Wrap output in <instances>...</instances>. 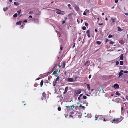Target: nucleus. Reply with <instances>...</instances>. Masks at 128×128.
Segmentation results:
<instances>
[{
    "instance_id": "26",
    "label": "nucleus",
    "mask_w": 128,
    "mask_h": 128,
    "mask_svg": "<svg viewBox=\"0 0 128 128\" xmlns=\"http://www.w3.org/2000/svg\"><path fill=\"white\" fill-rule=\"evenodd\" d=\"M96 43L98 45H100L101 44V42L100 41H97Z\"/></svg>"
},
{
    "instance_id": "43",
    "label": "nucleus",
    "mask_w": 128,
    "mask_h": 128,
    "mask_svg": "<svg viewBox=\"0 0 128 128\" xmlns=\"http://www.w3.org/2000/svg\"><path fill=\"white\" fill-rule=\"evenodd\" d=\"M83 94H80V96H80V97L81 96H82L83 95Z\"/></svg>"
},
{
    "instance_id": "24",
    "label": "nucleus",
    "mask_w": 128,
    "mask_h": 128,
    "mask_svg": "<svg viewBox=\"0 0 128 128\" xmlns=\"http://www.w3.org/2000/svg\"><path fill=\"white\" fill-rule=\"evenodd\" d=\"M115 94L116 95L118 96H120V94L118 92H116L115 93Z\"/></svg>"
},
{
    "instance_id": "13",
    "label": "nucleus",
    "mask_w": 128,
    "mask_h": 128,
    "mask_svg": "<svg viewBox=\"0 0 128 128\" xmlns=\"http://www.w3.org/2000/svg\"><path fill=\"white\" fill-rule=\"evenodd\" d=\"M90 62V61L89 60H88L86 62H85L84 63V66H86L87 65V64Z\"/></svg>"
},
{
    "instance_id": "32",
    "label": "nucleus",
    "mask_w": 128,
    "mask_h": 128,
    "mask_svg": "<svg viewBox=\"0 0 128 128\" xmlns=\"http://www.w3.org/2000/svg\"><path fill=\"white\" fill-rule=\"evenodd\" d=\"M66 108L67 109H70H70H71L70 108V106H66Z\"/></svg>"
},
{
    "instance_id": "29",
    "label": "nucleus",
    "mask_w": 128,
    "mask_h": 128,
    "mask_svg": "<svg viewBox=\"0 0 128 128\" xmlns=\"http://www.w3.org/2000/svg\"><path fill=\"white\" fill-rule=\"evenodd\" d=\"M98 116H99V115H96L95 117V118H98V119H99V117Z\"/></svg>"
},
{
    "instance_id": "5",
    "label": "nucleus",
    "mask_w": 128,
    "mask_h": 128,
    "mask_svg": "<svg viewBox=\"0 0 128 128\" xmlns=\"http://www.w3.org/2000/svg\"><path fill=\"white\" fill-rule=\"evenodd\" d=\"M86 35L88 38H90V31L89 30H88L86 32Z\"/></svg>"
},
{
    "instance_id": "50",
    "label": "nucleus",
    "mask_w": 128,
    "mask_h": 128,
    "mask_svg": "<svg viewBox=\"0 0 128 128\" xmlns=\"http://www.w3.org/2000/svg\"><path fill=\"white\" fill-rule=\"evenodd\" d=\"M115 2L116 3H117L118 2V0H115Z\"/></svg>"
},
{
    "instance_id": "37",
    "label": "nucleus",
    "mask_w": 128,
    "mask_h": 128,
    "mask_svg": "<svg viewBox=\"0 0 128 128\" xmlns=\"http://www.w3.org/2000/svg\"><path fill=\"white\" fill-rule=\"evenodd\" d=\"M58 111H60L61 110V108L60 107H58Z\"/></svg>"
},
{
    "instance_id": "53",
    "label": "nucleus",
    "mask_w": 128,
    "mask_h": 128,
    "mask_svg": "<svg viewBox=\"0 0 128 128\" xmlns=\"http://www.w3.org/2000/svg\"><path fill=\"white\" fill-rule=\"evenodd\" d=\"M80 96H79L78 97V100H80Z\"/></svg>"
},
{
    "instance_id": "34",
    "label": "nucleus",
    "mask_w": 128,
    "mask_h": 128,
    "mask_svg": "<svg viewBox=\"0 0 128 128\" xmlns=\"http://www.w3.org/2000/svg\"><path fill=\"white\" fill-rule=\"evenodd\" d=\"M80 107H82L83 109H84L85 108V107L84 106H81V105H80Z\"/></svg>"
},
{
    "instance_id": "22",
    "label": "nucleus",
    "mask_w": 128,
    "mask_h": 128,
    "mask_svg": "<svg viewBox=\"0 0 128 128\" xmlns=\"http://www.w3.org/2000/svg\"><path fill=\"white\" fill-rule=\"evenodd\" d=\"M57 74V71L55 70L52 73V74Z\"/></svg>"
},
{
    "instance_id": "20",
    "label": "nucleus",
    "mask_w": 128,
    "mask_h": 128,
    "mask_svg": "<svg viewBox=\"0 0 128 128\" xmlns=\"http://www.w3.org/2000/svg\"><path fill=\"white\" fill-rule=\"evenodd\" d=\"M21 12V10H18V11L17 12H18V15H19L20 14V12Z\"/></svg>"
},
{
    "instance_id": "46",
    "label": "nucleus",
    "mask_w": 128,
    "mask_h": 128,
    "mask_svg": "<svg viewBox=\"0 0 128 128\" xmlns=\"http://www.w3.org/2000/svg\"><path fill=\"white\" fill-rule=\"evenodd\" d=\"M91 77V75H90L88 76V78H90Z\"/></svg>"
},
{
    "instance_id": "56",
    "label": "nucleus",
    "mask_w": 128,
    "mask_h": 128,
    "mask_svg": "<svg viewBox=\"0 0 128 128\" xmlns=\"http://www.w3.org/2000/svg\"><path fill=\"white\" fill-rule=\"evenodd\" d=\"M32 18V16H29V18Z\"/></svg>"
},
{
    "instance_id": "10",
    "label": "nucleus",
    "mask_w": 128,
    "mask_h": 128,
    "mask_svg": "<svg viewBox=\"0 0 128 128\" xmlns=\"http://www.w3.org/2000/svg\"><path fill=\"white\" fill-rule=\"evenodd\" d=\"M99 120H103V118L102 115H99Z\"/></svg>"
},
{
    "instance_id": "64",
    "label": "nucleus",
    "mask_w": 128,
    "mask_h": 128,
    "mask_svg": "<svg viewBox=\"0 0 128 128\" xmlns=\"http://www.w3.org/2000/svg\"><path fill=\"white\" fill-rule=\"evenodd\" d=\"M105 20H108V18H106Z\"/></svg>"
},
{
    "instance_id": "2",
    "label": "nucleus",
    "mask_w": 128,
    "mask_h": 128,
    "mask_svg": "<svg viewBox=\"0 0 128 128\" xmlns=\"http://www.w3.org/2000/svg\"><path fill=\"white\" fill-rule=\"evenodd\" d=\"M56 10H58V11L56 12L57 14L62 15L64 14V12L63 11H61V10L57 8L56 9Z\"/></svg>"
},
{
    "instance_id": "61",
    "label": "nucleus",
    "mask_w": 128,
    "mask_h": 128,
    "mask_svg": "<svg viewBox=\"0 0 128 128\" xmlns=\"http://www.w3.org/2000/svg\"><path fill=\"white\" fill-rule=\"evenodd\" d=\"M77 22H78V23H79V21H78V19L77 20Z\"/></svg>"
},
{
    "instance_id": "57",
    "label": "nucleus",
    "mask_w": 128,
    "mask_h": 128,
    "mask_svg": "<svg viewBox=\"0 0 128 128\" xmlns=\"http://www.w3.org/2000/svg\"><path fill=\"white\" fill-rule=\"evenodd\" d=\"M65 21L63 20L62 21V24H63L64 23H65Z\"/></svg>"
},
{
    "instance_id": "33",
    "label": "nucleus",
    "mask_w": 128,
    "mask_h": 128,
    "mask_svg": "<svg viewBox=\"0 0 128 128\" xmlns=\"http://www.w3.org/2000/svg\"><path fill=\"white\" fill-rule=\"evenodd\" d=\"M114 42H113L112 41H111L110 42V44H114Z\"/></svg>"
},
{
    "instance_id": "38",
    "label": "nucleus",
    "mask_w": 128,
    "mask_h": 128,
    "mask_svg": "<svg viewBox=\"0 0 128 128\" xmlns=\"http://www.w3.org/2000/svg\"><path fill=\"white\" fill-rule=\"evenodd\" d=\"M60 65V63H59L58 64V67L60 68V67H61V66Z\"/></svg>"
},
{
    "instance_id": "63",
    "label": "nucleus",
    "mask_w": 128,
    "mask_h": 128,
    "mask_svg": "<svg viewBox=\"0 0 128 128\" xmlns=\"http://www.w3.org/2000/svg\"><path fill=\"white\" fill-rule=\"evenodd\" d=\"M71 14H72V13H70V14H68V16H70V15H71Z\"/></svg>"
},
{
    "instance_id": "55",
    "label": "nucleus",
    "mask_w": 128,
    "mask_h": 128,
    "mask_svg": "<svg viewBox=\"0 0 128 128\" xmlns=\"http://www.w3.org/2000/svg\"><path fill=\"white\" fill-rule=\"evenodd\" d=\"M70 107H73V108H74V105H72V106H70Z\"/></svg>"
},
{
    "instance_id": "3",
    "label": "nucleus",
    "mask_w": 128,
    "mask_h": 128,
    "mask_svg": "<svg viewBox=\"0 0 128 128\" xmlns=\"http://www.w3.org/2000/svg\"><path fill=\"white\" fill-rule=\"evenodd\" d=\"M74 92L76 94H78L81 93V90L80 89L75 90Z\"/></svg>"
},
{
    "instance_id": "45",
    "label": "nucleus",
    "mask_w": 128,
    "mask_h": 128,
    "mask_svg": "<svg viewBox=\"0 0 128 128\" xmlns=\"http://www.w3.org/2000/svg\"><path fill=\"white\" fill-rule=\"evenodd\" d=\"M124 14H125L126 15V16H128V13H124Z\"/></svg>"
},
{
    "instance_id": "4",
    "label": "nucleus",
    "mask_w": 128,
    "mask_h": 128,
    "mask_svg": "<svg viewBox=\"0 0 128 128\" xmlns=\"http://www.w3.org/2000/svg\"><path fill=\"white\" fill-rule=\"evenodd\" d=\"M113 87L114 88L116 89H118L119 88V86L118 84H116L114 85Z\"/></svg>"
},
{
    "instance_id": "31",
    "label": "nucleus",
    "mask_w": 128,
    "mask_h": 128,
    "mask_svg": "<svg viewBox=\"0 0 128 128\" xmlns=\"http://www.w3.org/2000/svg\"><path fill=\"white\" fill-rule=\"evenodd\" d=\"M59 79V78L58 76L57 78H56V82Z\"/></svg>"
},
{
    "instance_id": "39",
    "label": "nucleus",
    "mask_w": 128,
    "mask_h": 128,
    "mask_svg": "<svg viewBox=\"0 0 128 128\" xmlns=\"http://www.w3.org/2000/svg\"><path fill=\"white\" fill-rule=\"evenodd\" d=\"M124 73H127L128 72V71L126 70V71H124Z\"/></svg>"
},
{
    "instance_id": "8",
    "label": "nucleus",
    "mask_w": 128,
    "mask_h": 128,
    "mask_svg": "<svg viewBox=\"0 0 128 128\" xmlns=\"http://www.w3.org/2000/svg\"><path fill=\"white\" fill-rule=\"evenodd\" d=\"M68 87H66L65 88V91L64 92L63 94H65L67 92V91L68 89Z\"/></svg>"
},
{
    "instance_id": "12",
    "label": "nucleus",
    "mask_w": 128,
    "mask_h": 128,
    "mask_svg": "<svg viewBox=\"0 0 128 128\" xmlns=\"http://www.w3.org/2000/svg\"><path fill=\"white\" fill-rule=\"evenodd\" d=\"M44 81L43 80H42L41 81L40 83V85L41 87H42L43 85V84L44 83Z\"/></svg>"
},
{
    "instance_id": "25",
    "label": "nucleus",
    "mask_w": 128,
    "mask_h": 128,
    "mask_svg": "<svg viewBox=\"0 0 128 128\" xmlns=\"http://www.w3.org/2000/svg\"><path fill=\"white\" fill-rule=\"evenodd\" d=\"M124 64L123 62L122 61H121L120 62V65H122Z\"/></svg>"
},
{
    "instance_id": "58",
    "label": "nucleus",
    "mask_w": 128,
    "mask_h": 128,
    "mask_svg": "<svg viewBox=\"0 0 128 128\" xmlns=\"http://www.w3.org/2000/svg\"><path fill=\"white\" fill-rule=\"evenodd\" d=\"M103 24V23H102V24H99V25H102Z\"/></svg>"
},
{
    "instance_id": "7",
    "label": "nucleus",
    "mask_w": 128,
    "mask_h": 128,
    "mask_svg": "<svg viewBox=\"0 0 128 128\" xmlns=\"http://www.w3.org/2000/svg\"><path fill=\"white\" fill-rule=\"evenodd\" d=\"M124 72V71L122 70H121L120 71L118 77H120V76H122L123 74V72Z\"/></svg>"
},
{
    "instance_id": "44",
    "label": "nucleus",
    "mask_w": 128,
    "mask_h": 128,
    "mask_svg": "<svg viewBox=\"0 0 128 128\" xmlns=\"http://www.w3.org/2000/svg\"><path fill=\"white\" fill-rule=\"evenodd\" d=\"M108 40H108V39H106V42H107L108 41Z\"/></svg>"
},
{
    "instance_id": "48",
    "label": "nucleus",
    "mask_w": 128,
    "mask_h": 128,
    "mask_svg": "<svg viewBox=\"0 0 128 128\" xmlns=\"http://www.w3.org/2000/svg\"><path fill=\"white\" fill-rule=\"evenodd\" d=\"M56 64H54V67H53L52 69H53L55 68V67H56Z\"/></svg>"
},
{
    "instance_id": "17",
    "label": "nucleus",
    "mask_w": 128,
    "mask_h": 128,
    "mask_svg": "<svg viewBox=\"0 0 128 128\" xmlns=\"http://www.w3.org/2000/svg\"><path fill=\"white\" fill-rule=\"evenodd\" d=\"M117 28H118V31H122L123 30L121 29L120 27L118 26L117 27Z\"/></svg>"
},
{
    "instance_id": "51",
    "label": "nucleus",
    "mask_w": 128,
    "mask_h": 128,
    "mask_svg": "<svg viewBox=\"0 0 128 128\" xmlns=\"http://www.w3.org/2000/svg\"><path fill=\"white\" fill-rule=\"evenodd\" d=\"M103 121L104 122H106V120L104 118H103Z\"/></svg>"
},
{
    "instance_id": "35",
    "label": "nucleus",
    "mask_w": 128,
    "mask_h": 128,
    "mask_svg": "<svg viewBox=\"0 0 128 128\" xmlns=\"http://www.w3.org/2000/svg\"><path fill=\"white\" fill-rule=\"evenodd\" d=\"M119 62H118V61H116V65H118L119 64Z\"/></svg>"
},
{
    "instance_id": "1",
    "label": "nucleus",
    "mask_w": 128,
    "mask_h": 128,
    "mask_svg": "<svg viewBox=\"0 0 128 128\" xmlns=\"http://www.w3.org/2000/svg\"><path fill=\"white\" fill-rule=\"evenodd\" d=\"M111 122H112V123H118L119 122V120L118 118H114L112 120Z\"/></svg>"
},
{
    "instance_id": "36",
    "label": "nucleus",
    "mask_w": 128,
    "mask_h": 128,
    "mask_svg": "<svg viewBox=\"0 0 128 128\" xmlns=\"http://www.w3.org/2000/svg\"><path fill=\"white\" fill-rule=\"evenodd\" d=\"M112 37V36L110 34H109L108 36V37L109 38H111Z\"/></svg>"
},
{
    "instance_id": "41",
    "label": "nucleus",
    "mask_w": 128,
    "mask_h": 128,
    "mask_svg": "<svg viewBox=\"0 0 128 128\" xmlns=\"http://www.w3.org/2000/svg\"><path fill=\"white\" fill-rule=\"evenodd\" d=\"M112 22H115V21H114V19H113V18H112Z\"/></svg>"
},
{
    "instance_id": "15",
    "label": "nucleus",
    "mask_w": 128,
    "mask_h": 128,
    "mask_svg": "<svg viewBox=\"0 0 128 128\" xmlns=\"http://www.w3.org/2000/svg\"><path fill=\"white\" fill-rule=\"evenodd\" d=\"M120 59L121 60H123V55L122 54L120 57Z\"/></svg>"
},
{
    "instance_id": "16",
    "label": "nucleus",
    "mask_w": 128,
    "mask_h": 128,
    "mask_svg": "<svg viewBox=\"0 0 128 128\" xmlns=\"http://www.w3.org/2000/svg\"><path fill=\"white\" fill-rule=\"evenodd\" d=\"M46 94L44 92H43L42 93V96L44 98H46Z\"/></svg>"
},
{
    "instance_id": "27",
    "label": "nucleus",
    "mask_w": 128,
    "mask_h": 128,
    "mask_svg": "<svg viewBox=\"0 0 128 128\" xmlns=\"http://www.w3.org/2000/svg\"><path fill=\"white\" fill-rule=\"evenodd\" d=\"M87 97L86 96H83V98L84 99H86V98Z\"/></svg>"
},
{
    "instance_id": "59",
    "label": "nucleus",
    "mask_w": 128,
    "mask_h": 128,
    "mask_svg": "<svg viewBox=\"0 0 128 128\" xmlns=\"http://www.w3.org/2000/svg\"><path fill=\"white\" fill-rule=\"evenodd\" d=\"M27 22V21L26 20H25L24 21V22Z\"/></svg>"
},
{
    "instance_id": "62",
    "label": "nucleus",
    "mask_w": 128,
    "mask_h": 128,
    "mask_svg": "<svg viewBox=\"0 0 128 128\" xmlns=\"http://www.w3.org/2000/svg\"><path fill=\"white\" fill-rule=\"evenodd\" d=\"M68 6L70 7V4H68Z\"/></svg>"
},
{
    "instance_id": "23",
    "label": "nucleus",
    "mask_w": 128,
    "mask_h": 128,
    "mask_svg": "<svg viewBox=\"0 0 128 128\" xmlns=\"http://www.w3.org/2000/svg\"><path fill=\"white\" fill-rule=\"evenodd\" d=\"M87 88H88V90H89L90 89V85L88 84L87 86Z\"/></svg>"
},
{
    "instance_id": "6",
    "label": "nucleus",
    "mask_w": 128,
    "mask_h": 128,
    "mask_svg": "<svg viewBox=\"0 0 128 128\" xmlns=\"http://www.w3.org/2000/svg\"><path fill=\"white\" fill-rule=\"evenodd\" d=\"M67 80L69 82H73L75 81V80L74 81L73 79L72 78H70L67 79Z\"/></svg>"
},
{
    "instance_id": "30",
    "label": "nucleus",
    "mask_w": 128,
    "mask_h": 128,
    "mask_svg": "<svg viewBox=\"0 0 128 128\" xmlns=\"http://www.w3.org/2000/svg\"><path fill=\"white\" fill-rule=\"evenodd\" d=\"M82 29L83 30H85L86 29V27L84 26H83L82 27Z\"/></svg>"
},
{
    "instance_id": "40",
    "label": "nucleus",
    "mask_w": 128,
    "mask_h": 128,
    "mask_svg": "<svg viewBox=\"0 0 128 128\" xmlns=\"http://www.w3.org/2000/svg\"><path fill=\"white\" fill-rule=\"evenodd\" d=\"M126 99L128 100V96H126Z\"/></svg>"
},
{
    "instance_id": "11",
    "label": "nucleus",
    "mask_w": 128,
    "mask_h": 128,
    "mask_svg": "<svg viewBox=\"0 0 128 128\" xmlns=\"http://www.w3.org/2000/svg\"><path fill=\"white\" fill-rule=\"evenodd\" d=\"M22 21H20L19 22H17L16 24V25L20 24L22 23Z\"/></svg>"
},
{
    "instance_id": "14",
    "label": "nucleus",
    "mask_w": 128,
    "mask_h": 128,
    "mask_svg": "<svg viewBox=\"0 0 128 128\" xmlns=\"http://www.w3.org/2000/svg\"><path fill=\"white\" fill-rule=\"evenodd\" d=\"M75 8L76 10L78 11L79 10V8L78 7L76 6H75Z\"/></svg>"
},
{
    "instance_id": "18",
    "label": "nucleus",
    "mask_w": 128,
    "mask_h": 128,
    "mask_svg": "<svg viewBox=\"0 0 128 128\" xmlns=\"http://www.w3.org/2000/svg\"><path fill=\"white\" fill-rule=\"evenodd\" d=\"M14 4L17 6H18L19 5V4L18 3L16 2H14Z\"/></svg>"
},
{
    "instance_id": "47",
    "label": "nucleus",
    "mask_w": 128,
    "mask_h": 128,
    "mask_svg": "<svg viewBox=\"0 0 128 128\" xmlns=\"http://www.w3.org/2000/svg\"><path fill=\"white\" fill-rule=\"evenodd\" d=\"M56 84L54 82L53 84V85L54 86H55Z\"/></svg>"
},
{
    "instance_id": "60",
    "label": "nucleus",
    "mask_w": 128,
    "mask_h": 128,
    "mask_svg": "<svg viewBox=\"0 0 128 128\" xmlns=\"http://www.w3.org/2000/svg\"><path fill=\"white\" fill-rule=\"evenodd\" d=\"M95 31L96 32H97V30L96 29H95Z\"/></svg>"
},
{
    "instance_id": "54",
    "label": "nucleus",
    "mask_w": 128,
    "mask_h": 128,
    "mask_svg": "<svg viewBox=\"0 0 128 128\" xmlns=\"http://www.w3.org/2000/svg\"><path fill=\"white\" fill-rule=\"evenodd\" d=\"M32 13V11H30L29 12V14H31Z\"/></svg>"
},
{
    "instance_id": "52",
    "label": "nucleus",
    "mask_w": 128,
    "mask_h": 128,
    "mask_svg": "<svg viewBox=\"0 0 128 128\" xmlns=\"http://www.w3.org/2000/svg\"><path fill=\"white\" fill-rule=\"evenodd\" d=\"M62 48H63V47H61L60 48V50H62Z\"/></svg>"
},
{
    "instance_id": "28",
    "label": "nucleus",
    "mask_w": 128,
    "mask_h": 128,
    "mask_svg": "<svg viewBox=\"0 0 128 128\" xmlns=\"http://www.w3.org/2000/svg\"><path fill=\"white\" fill-rule=\"evenodd\" d=\"M84 24L85 26H88V24L86 22H85Z\"/></svg>"
},
{
    "instance_id": "19",
    "label": "nucleus",
    "mask_w": 128,
    "mask_h": 128,
    "mask_svg": "<svg viewBox=\"0 0 128 128\" xmlns=\"http://www.w3.org/2000/svg\"><path fill=\"white\" fill-rule=\"evenodd\" d=\"M13 17H14V18H16V17L17 16H18V14H17V13H16L15 14H14V15H13Z\"/></svg>"
},
{
    "instance_id": "9",
    "label": "nucleus",
    "mask_w": 128,
    "mask_h": 128,
    "mask_svg": "<svg viewBox=\"0 0 128 128\" xmlns=\"http://www.w3.org/2000/svg\"><path fill=\"white\" fill-rule=\"evenodd\" d=\"M66 65V62L65 61H64L62 64V67L63 68H64L65 67Z\"/></svg>"
},
{
    "instance_id": "42",
    "label": "nucleus",
    "mask_w": 128,
    "mask_h": 128,
    "mask_svg": "<svg viewBox=\"0 0 128 128\" xmlns=\"http://www.w3.org/2000/svg\"><path fill=\"white\" fill-rule=\"evenodd\" d=\"M83 14L84 15H86V12H84L83 13Z\"/></svg>"
},
{
    "instance_id": "21",
    "label": "nucleus",
    "mask_w": 128,
    "mask_h": 128,
    "mask_svg": "<svg viewBox=\"0 0 128 128\" xmlns=\"http://www.w3.org/2000/svg\"><path fill=\"white\" fill-rule=\"evenodd\" d=\"M8 8L7 7L6 8H3V10L4 11H5L6 10H7L8 9Z\"/></svg>"
},
{
    "instance_id": "49",
    "label": "nucleus",
    "mask_w": 128,
    "mask_h": 128,
    "mask_svg": "<svg viewBox=\"0 0 128 128\" xmlns=\"http://www.w3.org/2000/svg\"><path fill=\"white\" fill-rule=\"evenodd\" d=\"M21 27L22 28V29L24 28V26L23 25H22L21 26Z\"/></svg>"
}]
</instances>
